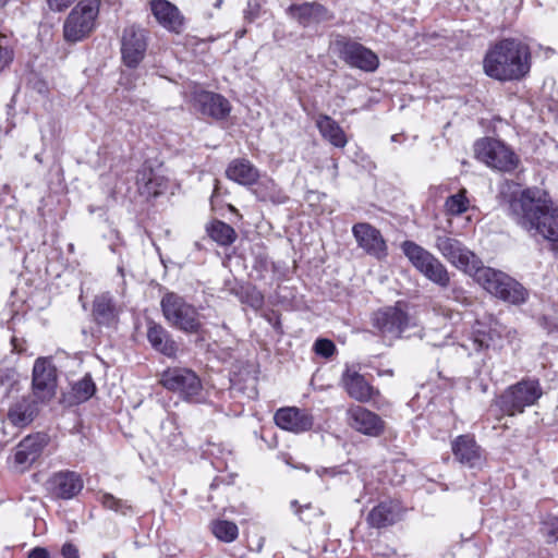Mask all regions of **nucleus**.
Masks as SVG:
<instances>
[{"label":"nucleus","mask_w":558,"mask_h":558,"mask_svg":"<svg viewBox=\"0 0 558 558\" xmlns=\"http://www.w3.org/2000/svg\"><path fill=\"white\" fill-rule=\"evenodd\" d=\"M435 247L453 266L474 277L490 294L511 304L526 301L525 288L507 274L483 266L482 260L458 239L439 234L435 238Z\"/></svg>","instance_id":"obj_1"},{"label":"nucleus","mask_w":558,"mask_h":558,"mask_svg":"<svg viewBox=\"0 0 558 558\" xmlns=\"http://www.w3.org/2000/svg\"><path fill=\"white\" fill-rule=\"evenodd\" d=\"M509 217L532 235L558 241V207L538 187H527L512 194L508 201Z\"/></svg>","instance_id":"obj_2"},{"label":"nucleus","mask_w":558,"mask_h":558,"mask_svg":"<svg viewBox=\"0 0 558 558\" xmlns=\"http://www.w3.org/2000/svg\"><path fill=\"white\" fill-rule=\"evenodd\" d=\"M531 69V52L520 39L506 38L495 44L484 58L485 73L501 82L519 81Z\"/></svg>","instance_id":"obj_3"},{"label":"nucleus","mask_w":558,"mask_h":558,"mask_svg":"<svg viewBox=\"0 0 558 558\" xmlns=\"http://www.w3.org/2000/svg\"><path fill=\"white\" fill-rule=\"evenodd\" d=\"M166 322L173 328L186 333H196L202 328L197 308L175 292H167L160 301Z\"/></svg>","instance_id":"obj_4"},{"label":"nucleus","mask_w":558,"mask_h":558,"mask_svg":"<svg viewBox=\"0 0 558 558\" xmlns=\"http://www.w3.org/2000/svg\"><path fill=\"white\" fill-rule=\"evenodd\" d=\"M543 396L541 383L536 378H523L514 385L509 386L496 400L500 411L509 416L524 412L525 408L532 407Z\"/></svg>","instance_id":"obj_5"},{"label":"nucleus","mask_w":558,"mask_h":558,"mask_svg":"<svg viewBox=\"0 0 558 558\" xmlns=\"http://www.w3.org/2000/svg\"><path fill=\"white\" fill-rule=\"evenodd\" d=\"M100 0H81L63 23V37L68 43H77L88 37L96 27Z\"/></svg>","instance_id":"obj_6"},{"label":"nucleus","mask_w":558,"mask_h":558,"mask_svg":"<svg viewBox=\"0 0 558 558\" xmlns=\"http://www.w3.org/2000/svg\"><path fill=\"white\" fill-rule=\"evenodd\" d=\"M477 159L488 167L502 172L513 171L519 163L514 151L502 142L494 138H482L475 143Z\"/></svg>","instance_id":"obj_7"},{"label":"nucleus","mask_w":558,"mask_h":558,"mask_svg":"<svg viewBox=\"0 0 558 558\" xmlns=\"http://www.w3.org/2000/svg\"><path fill=\"white\" fill-rule=\"evenodd\" d=\"M160 384L168 390L178 392L184 400L198 402L202 396V381L190 368L173 367L161 374Z\"/></svg>","instance_id":"obj_8"},{"label":"nucleus","mask_w":558,"mask_h":558,"mask_svg":"<svg viewBox=\"0 0 558 558\" xmlns=\"http://www.w3.org/2000/svg\"><path fill=\"white\" fill-rule=\"evenodd\" d=\"M339 58L351 68L364 72H375L379 66L378 56L369 48L345 37H339L335 41Z\"/></svg>","instance_id":"obj_9"},{"label":"nucleus","mask_w":558,"mask_h":558,"mask_svg":"<svg viewBox=\"0 0 558 558\" xmlns=\"http://www.w3.org/2000/svg\"><path fill=\"white\" fill-rule=\"evenodd\" d=\"M373 326L378 332L390 339L399 338L409 327L410 317L401 303L396 306H388L373 314Z\"/></svg>","instance_id":"obj_10"},{"label":"nucleus","mask_w":558,"mask_h":558,"mask_svg":"<svg viewBox=\"0 0 558 558\" xmlns=\"http://www.w3.org/2000/svg\"><path fill=\"white\" fill-rule=\"evenodd\" d=\"M147 50L145 29L132 25L125 27L121 37V58L124 65L135 69L143 61Z\"/></svg>","instance_id":"obj_11"},{"label":"nucleus","mask_w":558,"mask_h":558,"mask_svg":"<svg viewBox=\"0 0 558 558\" xmlns=\"http://www.w3.org/2000/svg\"><path fill=\"white\" fill-rule=\"evenodd\" d=\"M33 393L39 401L50 400L57 388V368L49 357H38L33 366Z\"/></svg>","instance_id":"obj_12"},{"label":"nucleus","mask_w":558,"mask_h":558,"mask_svg":"<svg viewBox=\"0 0 558 558\" xmlns=\"http://www.w3.org/2000/svg\"><path fill=\"white\" fill-rule=\"evenodd\" d=\"M352 234L366 254L384 259L388 255V247L380 231L368 222H357L352 227Z\"/></svg>","instance_id":"obj_13"},{"label":"nucleus","mask_w":558,"mask_h":558,"mask_svg":"<svg viewBox=\"0 0 558 558\" xmlns=\"http://www.w3.org/2000/svg\"><path fill=\"white\" fill-rule=\"evenodd\" d=\"M347 422L351 428L369 437H378L385 429L383 418L361 405H353L347 410Z\"/></svg>","instance_id":"obj_14"},{"label":"nucleus","mask_w":558,"mask_h":558,"mask_svg":"<svg viewBox=\"0 0 558 558\" xmlns=\"http://www.w3.org/2000/svg\"><path fill=\"white\" fill-rule=\"evenodd\" d=\"M194 107L204 116L216 120L225 119L229 116L231 106L227 98L220 94L199 90L194 93Z\"/></svg>","instance_id":"obj_15"},{"label":"nucleus","mask_w":558,"mask_h":558,"mask_svg":"<svg viewBox=\"0 0 558 558\" xmlns=\"http://www.w3.org/2000/svg\"><path fill=\"white\" fill-rule=\"evenodd\" d=\"M274 418L278 427L295 434L310 430L314 424L312 414L298 408L279 409Z\"/></svg>","instance_id":"obj_16"},{"label":"nucleus","mask_w":558,"mask_h":558,"mask_svg":"<svg viewBox=\"0 0 558 558\" xmlns=\"http://www.w3.org/2000/svg\"><path fill=\"white\" fill-rule=\"evenodd\" d=\"M454 459L461 464L474 469L483 464L481 447L471 435H460L451 442Z\"/></svg>","instance_id":"obj_17"},{"label":"nucleus","mask_w":558,"mask_h":558,"mask_svg":"<svg viewBox=\"0 0 558 558\" xmlns=\"http://www.w3.org/2000/svg\"><path fill=\"white\" fill-rule=\"evenodd\" d=\"M83 480L80 474L73 471H60L54 473L48 481L51 494L61 499H71L83 489Z\"/></svg>","instance_id":"obj_18"},{"label":"nucleus","mask_w":558,"mask_h":558,"mask_svg":"<svg viewBox=\"0 0 558 558\" xmlns=\"http://www.w3.org/2000/svg\"><path fill=\"white\" fill-rule=\"evenodd\" d=\"M348 395L356 401L367 402L378 391L355 368L347 367L341 378Z\"/></svg>","instance_id":"obj_19"},{"label":"nucleus","mask_w":558,"mask_h":558,"mask_svg":"<svg viewBox=\"0 0 558 558\" xmlns=\"http://www.w3.org/2000/svg\"><path fill=\"white\" fill-rule=\"evenodd\" d=\"M289 13L303 26L319 24L333 19V14L318 2L292 4L289 8Z\"/></svg>","instance_id":"obj_20"},{"label":"nucleus","mask_w":558,"mask_h":558,"mask_svg":"<svg viewBox=\"0 0 558 558\" xmlns=\"http://www.w3.org/2000/svg\"><path fill=\"white\" fill-rule=\"evenodd\" d=\"M46 444V436L41 434L25 437L15 448V464L22 469L32 465L40 457Z\"/></svg>","instance_id":"obj_21"},{"label":"nucleus","mask_w":558,"mask_h":558,"mask_svg":"<svg viewBox=\"0 0 558 558\" xmlns=\"http://www.w3.org/2000/svg\"><path fill=\"white\" fill-rule=\"evenodd\" d=\"M120 307L109 292L96 295L93 301L92 314L94 320L105 327H116L119 322Z\"/></svg>","instance_id":"obj_22"},{"label":"nucleus","mask_w":558,"mask_h":558,"mask_svg":"<svg viewBox=\"0 0 558 558\" xmlns=\"http://www.w3.org/2000/svg\"><path fill=\"white\" fill-rule=\"evenodd\" d=\"M147 340L154 350L168 357L175 356L178 352V345L170 332L163 326L153 320L148 322Z\"/></svg>","instance_id":"obj_23"},{"label":"nucleus","mask_w":558,"mask_h":558,"mask_svg":"<svg viewBox=\"0 0 558 558\" xmlns=\"http://www.w3.org/2000/svg\"><path fill=\"white\" fill-rule=\"evenodd\" d=\"M226 177L241 185H253L259 179V171L250 160L238 158L228 165Z\"/></svg>","instance_id":"obj_24"},{"label":"nucleus","mask_w":558,"mask_h":558,"mask_svg":"<svg viewBox=\"0 0 558 558\" xmlns=\"http://www.w3.org/2000/svg\"><path fill=\"white\" fill-rule=\"evenodd\" d=\"M400 519V509L393 501H383L367 514L372 527L381 529L395 524Z\"/></svg>","instance_id":"obj_25"},{"label":"nucleus","mask_w":558,"mask_h":558,"mask_svg":"<svg viewBox=\"0 0 558 558\" xmlns=\"http://www.w3.org/2000/svg\"><path fill=\"white\" fill-rule=\"evenodd\" d=\"M401 250L412 266L423 275L425 270L438 259L434 254L418 245L417 243L407 240L401 244Z\"/></svg>","instance_id":"obj_26"},{"label":"nucleus","mask_w":558,"mask_h":558,"mask_svg":"<svg viewBox=\"0 0 558 558\" xmlns=\"http://www.w3.org/2000/svg\"><path fill=\"white\" fill-rule=\"evenodd\" d=\"M151 12L156 20L166 28L175 31L181 26L180 12L167 0H153L150 3Z\"/></svg>","instance_id":"obj_27"},{"label":"nucleus","mask_w":558,"mask_h":558,"mask_svg":"<svg viewBox=\"0 0 558 558\" xmlns=\"http://www.w3.org/2000/svg\"><path fill=\"white\" fill-rule=\"evenodd\" d=\"M322 136L336 147L343 148L347 137L341 126L329 116L320 114L316 120Z\"/></svg>","instance_id":"obj_28"},{"label":"nucleus","mask_w":558,"mask_h":558,"mask_svg":"<svg viewBox=\"0 0 558 558\" xmlns=\"http://www.w3.org/2000/svg\"><path fill=\"white\" fill-rule=\"evenodd\" d=\"M35 413V403L28 399H22L10 408L8 418L15 426H25L33 421Z\"/></svg>","instance_id":"obj_29"},{"label":"nucleus","mask_w":558,"mask_h":558,"mask_svg":"<svg viewBox=\"0 0 558 558\" xmlns=\"http://www.w3.org/2000/svg\"><path fill=\"white\" fill-rule=\"evenodd\" d=\"M209 236L221 246H229L236 240L235 230L221 220H214L206 228Z\"/></svg>","instance_id":"obj_30"},{"label":"nucleus","mask_w":558,"mask_h":558,"mask_svg":"<svg viewBox=\"0 0 558 558\" xmlns=\"http://www.w3.org/2000/svg\"><path fill=\"white\" fill-rule=\"evenodd\" d=\"M96 392V386L89 374L76 381L72 387L71 403H82L90 399Z\"/></svg>","instance_id":"obj_31"},{"label":"nucleus","mask_w":558,"mask_h":558,"mask_svg":"<svg viewBox=\"0 0 558 558\" xmlns=\"http://www.w3.org/2000/svg\"><path fill=\"white\" fill-rule=\"evenodd\" d=\"M98 501L102 505L104 508L122 515H128L133 512V507L129 500L117 498L109 493H99Z\"/></svg>","instance_id":"obj_32"},{"label":"nucleus","mask_w":558,"mask_h":558,"mask_svg":"<svg viewBox=\"0 0 558 558\" xmlns=\"http://www.w3.org/2000/svg\"><path fill=\"white\" fill-rule=\"evenodd\" d=\"M427 269L428 270H425V272L423 274L425 278H427L429 281H432L433 283L437 284L442 289L449 287V272L446 266L439 259H436L434 263H432Z\"/></svg>","instance_id":"obj_33"},{"label":"nucleus","mask_w":558,"mask_h":558,"mask_svg":"<svg viewBox=\"0 0 558 558\" xmlns=\"http://www.w3.org/2000/svg\"><path fill=\"white\" fill-rule=\"evenodd\" d=\"M156 173L153 169V166L150 162L145 161L142 167L137 170L136 173V185L140 194L146 198H149V195H151V190H149V184L151 183V180L155 178Z\"/></svg>","instance_id":"obj_34"},{"label":"nucleus","mask_w":558,"mask_h":558,"mask_svg":"<svg viewBox=\"0 0 558 558\" xmlns=\"http://www.w3.org/2000/svg\"><path fill=\"white\" fill-rule=\"evenodd\" d=\"M211 531L217 538L226 543L233 542L239 534L238 526L230 521H216L211 525Z\"/></svg>","instance_id":"obj_35"},{"label":"nucleus","mask_w":558,"mask_h":558,"mask_svg":"<svg viewBox=\"0 0 558 558\" xmlns=\"http://www.w3.org/2000/svg\"><path fill=\"white\" fill-rule=\"evenodd\" d=\"M469 208V199L465 196V191L451 195L446 201V209L451 215H461Z\"/></svg>","instance_id":"obj_36"},{"label":"nucleus","mask_w":558,"mask_h":558,"mask_svg":"<svg viewBox=\"0 0 558 558\" xmlns=\"http://www.w3.org/2000/svg\"><path fill=\"white\" fill-rule=\"evenodd\" d=\"M16 384L14 371H0V401H4L10 397Z\"/></svg>","instance_id":"obj_37"},{"label":"nucleus","mask_w":558,"mask_h":558,"mask_svg":"<svg viewBox=\"0 0 558 558\" xmlns=\"http://www.w3.org/2000/svg\"><path fill=\"white\" fill-rule=\"evenodd\" d=\"M541 532L548 543H556L558 541V518L546 517L542 522Z\"/></svg>","instance_id":"obj_38"},{"label":"nucleus","mask_w":558,"mask_h":558,"mask_svg":"<svg viewBox=\"0 0 558 558\" xmlns=\"http://www.w3.org/2000/svg\"><path fill=\"white\" fill-rule=\"evenodd\" d=\"M494 337L495 335L492 331L485 332L476 330L472 339L473 349L476 351L489 349L490 347L495 345Z\"/></svg>","instance_id":"obj_39"},{"label":"nucleus","mask_w":558,"mask_h":558,"mask_svg":"<svg viewBox=\"0 0 558 558\" xmlns=\"http://www.w3.org/2000/svg\"><path fill=\"white\" fill-rule=\"evenodd\" d=\"M314 351L317 355L328 359L333 355L336 345L331 340L322 338L315 341Z\"/></svg>","instance_id":"obj_40"},{"label":"nucleus","mask_w":558,"mask_h":558,"mask_svg":"<svg viewBox=\"0 0 558 558\" xmlns=\"http://www.w3.org/2000/svg\"><path fill=\"white\" fill-rule=\"evenodd\" d=\"M260 5L257 1H248L244 11V17L248 22L255 21L259 16Z\"/></svg>","instance_id":"obj_41"},{"label":"nucleus","mask_w":558,"mask_h":558,"mask_svg":"<svg viewBox=\"0 0 558 558\" xmlns=\"http://www.w3.org/2000/svg\"><path fill=\"white\" fill-rule=\"evenodd\" d=\"M151 183L153 184H149V187H151L150 190H151V192L154 191V193H151V195H149V198L158 196L159 194L162 193V190L166 187L165 179L157 174L151 180Z\"/></svg>","instance_id":"obj_42"},{"label":"nucleus","mask_w":558,"mask_h":558,"mask_svg":"<svg viewBox=\"0 0 558 558\" xmlns=\"http://www.w3.org/2000/svg\"><path fill=\"white\" fill-rule=\"evenodd\" d=\"M75 0H47L48 7L54 12H61L69 8Z\"/></svg>","instance_id":"obj_43"},{"label":"nucleus","mask_w":558,"mask_h":558,"mask_svg":"<svg viewBox=\"0 0 558 558\" xmlns=\"http://www.w3.org/2000/svg\"><path fill=\"white\" fill-rule=\"evenodd\" d=\"M61 554L63 558H80L77 547L71 543H65L62 546Z\"/></svg>","instance_id":"obj_44"},{"label":"nucleus","mask_w":558,"mask_h":558,"mask_svg":"<svg viewBox=\"0 0 558 558\" xmlns=\"http://www.w3.org/2000/svg\"><path fill=\"white\" fill-rule=\"evenodd\" d=\"M247 295L250 296L251 301H250V304L253 306V307H259L262 306L263 304V301H264V298L263 295L260 294L259 291H257L255 288L251 289V291L247 293Z\"/></svg>","instance_id":"obj_45"},{"label":"nucleus","mask_w":558,"mask_h":558,"mask_svg":"<svg viewBox=\"0 0 558 558\" xmlns=\"http://www.w3.org/2000/svg\"><path fill=\"white\" fill-rule=\"evenodd\" d=\"M28 558H49V553L45 548L36 547L29 551Z\"/></svg>","instance_id":"obj_46"},{"label":"nucleus","mask_w":558,"mask_h":558,"mask_svg":"<svg viewBox=\"0 0 558 558\" xmlns=\"http://www.w3.org/2000/svg\"><path fill=\"white\" fill-rule=\"evenodd\" d=\"M9 236L7 229L0 225V247H3L8 244Z\"/></svg>","instance_id":"obj_47"},{"label":"nucleus","mask_w":558,"mask_h":558,"mask_svg":"<svg viewBox=\"0 0 558 558\" xmlns=\"http://www.w3.org/2000/svg\"><path fill=\"white\" fill-rule=\"evenodd\" d=\"M305 509H308L310 508V505H305L304 506ZM302 509L303 507H299L296 510H295V513L301 515V512H302ZM301 520H304L302 517H300Z\"/></svg>","instance_id":"obj_48"},{"label":"nucleus","mask_w":558,"mask_h":558,"mask_svg":"<svg viewBox=\"0 0 558 558\" xmlns=\"http://www.w3.org/2000/svg\"><path fill=\"white\" fill-rule=\"evenodd\" d=\"M102 558H117L116 553H107L102 555Z\"/></svg>","instance_id":"obj_49"},{"label":"nucleus","mask_w":558,"mask_h":558,"mask_svg":"<svg viewBox=\"0 0 558 558\" xmlns=\"http://www.w3.org/2000/svg\"><path fill=\"white\" fill-rule=\"evenodd\" d=\"M9 0H0V8H3Z\"/></svg>","instance_id":"obj_50"},{"label":"nucleus","mask_w":558,"mask_h":558,"mask_svg":"<svg viewBox=\"0 0 558 558\" xmlns=\"http://www.w3.org/2000/svg\"><path fill=\"white\" fill-rule=\"evenodd\" d=\"M296 506H298V501H296V500H292V501H291V507H292V508H294V507H296Z\"/></svg>","instance_id":"obj_51"},{"label":"nucleus","mask_w":558,"mask_h":558,"mask_svg":"<svg viewBox=\"0 0 558 558\" xmlns=\"http://www.w3.org/2000/svg\"><path fill=\"white\" fill-rule=\"evenodd\" d=\"M398 136H399V135H397V134H396V135H392V136H391V140H392L393 142H397Z\"/></svg>","instance_id":"obj_52"},{"label":"nucleus","mask_w":558,"mask_h":558,"mask_svg":"<svg viewBox=\"0 0 558 558\" xmlns=\"http://www.w3.org/2000/svg\"><path fill=\"white\" fill-rule=\"evenodd\" d=\"M35 159L38 160L39 162H41V159L38 155L35 156Z\"/></svg>","instance_id":"obj_53"}]
</instances>
